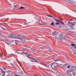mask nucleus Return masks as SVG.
I'll use <instances>...</instances> for the list:
<instances>
[{
  "mask_svg": "<svg viewBox=\"0 0 76 76\" xmlns=\"http://www.w3.org/2000/svg\"><path fill=\"white\" fill-rule=\"evenodd\" d=\"M12 55H13V54H9V56H12Z\"/></svg>",
  "mask_w": 76,
  "mask_h": 76,
  "instance_id": "obj_33",
  "label": "nucleus"
},
{
  "mask_svg": "<svg viewBox=\"0 0 76 76\" xmlns=\"http://www.w3.org/2000/svg\"><path fill=\"white\" fill-rule=\"evenodd\" d=\"M0 57H1V59H4V58H2L3 56H1Z\"/></svg>",
  "mask_w": 76,
  "mask_h": 76,
  "instance_id": "obj_29",
  "label": "nucleus"
},
{
  "mask_svg": "<svg viewBox=\"0 0 76 76\" xmlns=\"http://www.w3.org/2000/svg\"><path fill=\"white\" fill-rule=\"evenodd\" d=\"M39 63H40L41 64H43V63H42V62H39Z\"/></svg>",
  "mask_w": 76,
  "mask_h": 76,
  "instance_id": "obj_28",
  "label": "nucleus"
},
{
  "mask_svg": "<svg viewBox=\"0 0 76 76\" xmlns=\"http://www.w3.org/2000/svg\"><path fill=\"white\" fill-rule=\"evenodd\" d=\"M10 64L11 65V66H13V64H12L10 63Z\"/></svg>",
  "mask_w": 76,
  "mask_h": 76,
  "instance_id": "obj_30",
  "label": "nucleus"
},
{
  "mask_svg": "<svg viewBox=\"0 0 76 76\" xmlns=\"http://www.w3.org/2000/svg\"><path fill=\"white\" fill-rule=\"evenodd\" d=\"M56 25H60V23H58V22H56Z\"/></svg>",
  "mask_w": 76,
  "mask_h": 76,
  "instance_id": "obj_19",
  "label": "nucleus"
},
{
  "mask_svg": "<svg viewBox=\"0 0 76 76\" xmlns=\"http://www.w3.org/2000/svg\"><path fill=\"white\" fill-rule=\"evenodd\" d=\"M14 7H18V6L19 5H15V4H14Z\"/></svg>",
  "mask_w": 76,
  "mask_h": 76,
  "instance_id": "obj_22",
  "label": "nucleus"
},
{
  "mask_svg": "<svg viewBox=\"0 0 76 76\" xmlns=\"http://www.w3.org/2000/svg\"><path fill=\"white\" fill-rule=\"evenodd\" d=\"M58 33L56 32V31H53V32H51V34L53 35V36H56V34Z\"/></svg>",
  "mask_w": 76,
  "mask_h": 76,
  "instance_id": "obj_6",
  "label": "nucleus"
},
{
  "mask_svg": "<svg viewBox=\"0 0 76 76\" xmlns=\"http://www.w3.org/2000/svg\"><path fill=\"white\" fill-rule=\"evenodd\" d=\"M30 50L31 51H33L34 52H36V51H35V50H34V49H33V48H30Z\"/></svg>",
  "mask_w": 76,
  "mask_h": 76,
  "instance_id": "obj_15",
  "label": "nucleus"
},
{
  "mask_svg": "<svg viewBox=\"0 0 76 76\" xmlns=\"http://www.w3.org/2000/svg\"><path fill=\"white\" fill-rule=\"evenodd\" d=\"M53 19H54V20H55V21H56V22H59V23L60 22V21L58 19H57L55 18H53Z\"/></svg>",
  "mask_w": 76,
  "mask_h": 76,
  "instance_id": "obj_7",
  "label": "nucleus"
},
{
  "mask_svg": "<svg viewBox=\"0 0 76 76\" xmlns=\"http://www.w3.org/2000/svg\"><path fill=\"white\" fill-rule=\"evenodd\" d=\"M25 8H26V7H21L20 8H19V9H25Z\"/></svg>",
  "mask_w": 76,
  "mask_h": 76,
  "instance_id": "obj_12",
  "label": "nucleus"
},
{
  "mask_svg": "<svg viewBox=\"0 0 76 76\" xmlns=\"http://www.w3.org/2000/svg\"><path fill=\"white\" fill-rule=\"evenodd\" d=\"M67 25L68 27V28L66 29L67 31L70 32V30H72V29L75 30V24L70 22H68Z\"/></svg>",
  "mask_w": 76,
  "mask_h": 76,
  "instance_id": "obj_2",
  "label": "nucleus"
},
{
  "mask_svg": "<svg viewBox=\"0 0 76 76\" xmlns=\"http://www.w3.org/2000/svg\"><path fill=\"white\" fill-rule=\"evenodd\" d=\"M59 28H61V26H59Z\"/></svg>",
  "mask_w": 76,
  "mask_h": 76,
  "instance_id": "obj_39",
  "label": "nucleus"
},
{
  "mask_svg": "<svg viewBox=\"0 0 76 76\" xmlns=\"http://www.w3.org/2000/svg\"><path fill=\"white\" fill-rule=\"evenodd\" d=\"M60 23H61V24H63V25H65L64 23L62 21H60Z\"/></svg>",
  "mask_w": 76,
  "mask_h": 76,
  "instance_id": "obj_16",
  "label": "nucleus"
},
{
  "mask_svg": "<svg viewBox=\"0 0 76 76\" xmlns=\"http://www.w3.org/2000/svg\"><path fill=\"white\" fill-rule=\"evenodd\" d=\"M73 53H74V54H75V55H76V51H73Z\"/></svg>",
  "mask_w": 76,
  "mask_h": 76,
  "instance_id": "obj_23",
  "label": "nucleus"
},
{
  "mask_svg": "<svg viewBox=\"0 0 76 76\" xmlns=\"http://www.w3.org/2000/svg\"><path fill=\"white\" fill-rule=\"evenodd\" d=\"M56 38L57 41L61 39L62 41H64V40H65V37L62 35H60L58 33H57L56 35Z\"/></svg>",
  "mask_w": 76,
  "mask_h": 76,
  "instance_id": "obj_3",
  "label": "nucleus"
},
{
  "mask_svg": "<svg viewBox=\"0 0 76 76\" xmlns=\"http://www.w3.org/2000/svg\"><path fill=\"white\" fill-rule=\"evenodd\" d=\"M45 66H46L47 67H48V68H49L50 69V67H51V65H45Z\"/></svg>",
  "mask_w": 76,
  "mask_h": 76,
  "instance_id": "obj_13",
  "label": "nucleus"
},
{
  "mask_svg": "<svg viewBox=\"0 0 76 76\" xmlns=\"http://www.w3.org/2000/svg\"><path fill=\"white\" fill-rule=\"evenodd\" d=\"M51 25L53 26H55V23H54V22H52L51 24Z\"/></svg>",
  "mask_w": 76,
  "mask_h": 76,
  "instance_id": "obj_10",
  "label": "nucleus"
},
{
  "mask_svg": "<svg viewBox=\"0 0 76 76\" xmlns=\"http://www.w3.org/2000/svg\"><path fill=\"white\" fill-rule=\"evenodd\" d=\"M23 54H26V56L28 58H31V57H31V55H29V53H28V52H23L22 53Z\"/></svg>",
  "mask_w": 76,
  "mask_h": 76,
  "instance_id": "obj_5",
  "label": "nucleus"
},
{
  "mask_svg": "<svg viewBox=\"0 0 76 76\" xmlns=\"http://www.w3.org/2000/svg\"><path fill=\"white\" fill-rule=\"evenodd\" d=\"M26 36H23L21 37H13V36L12 35V36H10V37H7V39L8 40H10V39L11 38H14V39H18V41H16L15 42V44L16 45H18V43L19 44H21L23 42H24L26 41V40H28L29 41V40L27 39L26 38Z\"/></svg>",
  "mask_w": 76,
  "mask_h": 76,
  "instance_id": "obj_1",
  "label": "nucleus"
},
{
  "mask_svg": "<svg viewBox=\"0 0 76 76\" xmlns=\"http://www.w3.org/2000/svg\"><path fill=\"white\" fill-rule=\"evenodd\" d=\"M7 44L8 45H10V43H8V44L7 43Z\"/></svg>",
  "mask_w": 76,
  "mask_h": 76,
  "instance_id": "obj_38",
  "label": "nucleus"
},
{
  "mask_svg": "<svg viewBox=\"0 0 76 76\" xmlns=\"http://www.w3.org/2000/svg\"><path fill=\"white\" fill-rule=\"evenodd\" d=\"M53 60H54V61H56V60H55V59H53Z\"/></svg>",
  "mask_w": 76,
  "mask_h": 76,
  "instance_id": "obj_40",
  "label": "nucleus"
},
{
  "mask_svg": "<svg viewBox=\"0 0 76 76\" xmlns=\"http://www.w3.org/2000/svg\"><path fill=\"white\" fill-rule=\"evenodd\" d=\"M63 62H62V61H60L58 62V63H56V62H54L52 64H51V65H50L51 66V67H52V68L54 70L55 69V68L58 65L59 66L60 65H62V64H61Z\"/></svg>",
  "mask_w": 76,
  "mask_h": 76,
  "instance_id": "obj_4",
  "label": "nucleus"
},
{
  "mask_svg": "<svg viewBox=\"0 0 76 76\" xmlns=\"http://www.w3.org/2000/svg\"><path fill=\"white\" fill-rule=\"evenodd\" d=\"M16 53H21V52L20 50H18L15 51Z\"/></svg>",
  "mask_w": 76,
  "mask_h": 76,
  "instance_id": "obj_11",
  "label": "nucleus"
},
{
  "mask_svg": "<svg viewBox=\"0 0 76 76\" xmlns=\"http://www.w3.org/2000/svg\"><path fill=\"white\" fill-rule=\"evenodd\" d=\"M4 70H6V68H4Z\"/></svg>",
  "mask_w": 76,
  "mask_h": 76,
  "instance_id": "obj_35",
  "label": "nucleus"
},
{
  "mask_svg": "<svg viewBox=\"0 0 76 76\" xmlns=\"http://www.w3.org/2000/svg\"><path fill=\"white\" fill-rule=\"evenodd\" d=\"M44 45H45V46H48V44H46L45 43H43Z\"/></svg>",
  "mask_w": 76,
  "mask_h": 76,
  "instance_id": "obj_17",
  "label": "nucleus"
},
{
  "mask_svg": "<svg viewBox=\"0 0 76 76\" xmlns=\"http://www.w3.org/2000/svg\"><path fill=\"white\" fill-rule=\"evenodd\" d=\"M26 49V48H23L22 49V50H25Z\"/></svg>",
  "mask_w": 76,
  "mask_h": 76,
  "instance_id": "obj_25",
  "label": "nucleus"
},
{
  "mask_svg": "<svg viewBox=\"0 0 76 76\" xmlns=\"http://www.w3.org/2000/svg\"><path fill=\"white\" fill-rule=\"evenodd\" d=\"M75 45V44H73V43L71 44V46H72V47H74Z\"/></svg>",
  "mask_w": 76,
  "mask_h": 76,
  "instance_id": "obj_14",
  "label": "nucleus"
},
{
  "mask_svg": "<svg viewBox=\"0 0 76 76\" xmlns=\"http://www.w3.org/2000/svg\"><path fill=\"white\" fill-rule=\"evenodd\" d=\"M26 24V23H25V24Z\"/></svg>",
  "mask_w": 76,
  "mask_h": 76,
  "instance_id": "obj_48",
  "label": "nucleus"
},
{
  "mask_svg": "<svg viewBox=\"0 0 76 76\" xmlns=\"http://www.w3.org/2000/svg\"><path fill=\"white\" fill-rule=\"evenodd\" d=\"M37 39V40H38V39Z\"/></svg>",
  "mask_w": 76,
  "mask_h": 76,
  "instance_id": "obj_46",
  "label": "nucleus"
},
{
  "mask_svg": "<svg viewBox=\"0 0 76 76\" xmlns=\"http://www.w3.org/2000/svg\"><path fill=\"white\" fill-rule=\"evenodd\" d=\"M60 61V60H56L55 61Z\"/></svg>",
  "mask_w": 76,
  "mask_h": 76,
  "instance_id": "obj_27",
  "label": "nucleus"
},
{
  "mask_svg": "<svg viewBox=\"0 0 76 76\" xmlns=\"http://www.w3.org/2000/svg\"><path fill=\"white\" fill-rule=\"evenodd\" d=\"M53 59H51V61H53Z\"/></svg>",
  "mask_w": 76,
  "mask_h": 76,
  "instance_id": "obj_37",
  "label": "nucleus"
},
{
  "mask_svg": "<svg viewBox=\"0 0 76 76\" xmlns=\"http://www.w3.org/2000/svg\"><path fill=\"white\" fill-rule=\"evenodd\" d=\"M5 72H4L2 74V76H5Z\"/></svg>",
  "mask_w": 76,
  "mask_h": 76,
  "instance_id": "obj_24",
  "label": "nucleus"
},
{
  "mask_svg": "<svg viewBox=\"0 0 76 76\" xmlns=\"http://www.w3.org/2000/svg\"><path fill=\"white\" fill-rule=\"evenodd\" d=\"M70 67H71V66H70V65H68V66H67V68L68 69H70Z\"/></svg>",
  "mask_w": 76,
  "mask_h": 76,
  "instance_id": "obj_21",
  "label": "nucleus"
},
{
  "mask_svg": "<svg viewBox=\"0 0 76 76\" xmlns=\"http://www.w3.org/2000/svg\"><path fill=\"white\" fill-rule=\"evenodd\" d=\"M54 72H55V73L56 74H57V71L56 70H55L54 69Z\"/></svg>",
  "mask_w": 76,
  "mask_h": 76,
  "instance_id": "obj_20",
  "label": "nucleus"
},
{
  "mask_svg": "<svg viewBox=\"0 0 76 76\" xmlns=\"http://www.w3.org/2000/svg\"><path fill=\"white\" fill-rule=\"evenodd\" d=\"M37 60H35V61H33V62H37Z\"/></svg>",
  "mask_w": 76,
  "mask_h": 76,
  "instance_id": "obj_31",
  "label": "nucleus"
},
{
  "mask_svg": "<svg viewBox=\"0 0 76 76\" xmlns=\"http://www.w3.org/2000/svg\"><path fill=\"white\" fill-rule=\"evenodd\" d=\"M73 23H75V22H73Z\"/></svg>",
  "mask_w": 76,
  "mask_h": 76,
  "instance_id": "obj_44",
  "label": "nucleus"
},
{
  "mask_svg": "<svg viewBox=\"0 0 76 76\" xmlns=\"http://www.w3.org/2000/svg\"><path fill=\"white\" fill-rule=\"evenodd\" d=\"M4 72L3 71H2V73H4Z\"/></svg>",
  "mask_w": 76,
  "mask_h": 76,
  "instance_id": "obj_41",
  "label": "nucleus"
},
{
  "mask_svg": "<svg viewBox=\"0 0 76 76\" xmlns=\"http://www.w3.org/2000/svg\"><path fill=\"white\" fill-rule=\"evenodd\" d=\"M1 32H0V34L1 35Z\"/></svg>",
  "mask_w": 76,
  "mask_h": 76,
  "instance_id": "obj_43",
  "label": "nucleus"
},
{
  "mask_svg": "<svg viewBox=\"0 0 76 76\" xmlns=\"http://www.w3.org/2000/svg\"><path fill=\"white\" fill-rule=\"evenodd\" d=\"M75 49H76V45L75 46Z\"/></svg>",
  "mask_w": 76,
  "mask_h": 76,
  "instance_id": "obj_36",
  "label": "nucleus"
},
{
  "mask_svg": "<svg viewBox=\"0 0 76 76\" xmlns=\"http://www.w3.org/2000/svg\"><path fill=\"white\" fill-rule=\"evenodd\" d=\"M39 24H40V25H42V24H41V23H39Z\"/></svg>",
  "mask_w": 76,
  "mask_h": 76,
  "instance_id": "obj_42",
  "label": "nucleus"
},
{
  "mask_svg": "<svg viewBox=\"0 0 76 76\" xmlns=\"http://www.w3.org/2000/svg\"><path fill=\"white\" fill-rule=\"evenodd\" d=\"M39 50H37V51H38Z\"/></svg>",
  "mask_w": 76,
  "mask_h": 76,
  "instance_id": "obj_47",
  "label": "nucleus"
},
{
  "mask_svg": "<svg viewBox=\"0 0 76 76\" xmlns=\"http://www.w3.org/2000/svg\"><path fill=\"white\" fill-rule=\"evenodd\" d=\"M31 23V22H30V23Z\"/></svg>",
  "mask_w": 76,
  "mask_h": 76,
  "instance_id": "obj_45",
  "label": "nucleus"
},
{
  "mask_svg": "<svg viewBox=\"0 0 76 76\" xmlns=\"http://www.w3.org/2000/svg\"><path fill=\"white\" fill-rule=\"evenodd\" d=\"M72 74L73 75H75V72H72Z\"/></svg>",
  "mask_w": 76,
  "mask_h": 76,
  "instance_id": "obj_34",
  "label": "nucleus"
},
{
  "mask_svg": "<svg viewBox=\"0 0 76 76\" xmlns=\"http://www.w3.org/2000/svg\"><path fill=\"white\" fill-rule=\"evenodd\" d=\"M48 16L49 17H51V18H53V19H54V18L53 17V16H51V15H48Z\"/></svg>",
  "mask_w": 76,
  "mask_h": 76,
  "instance_id": "obj_18",
  "label": "nucleus"
},
{
  "mask_svg": "<svg viewBox=\"0 0 76 76\" xmlns=\"http://www.w3.org/2000/svg\"><path fill=\"white\" fill-rule=\"evenodd\" d=\"M31 59H32L33 60H36V59H35L34 58H31Z\"/></svg>",
  "mask_w": 76,
  "mask_h": 76,
  "instance_id": "obj_26",
  "label": "nucleus"
},
{
  "mask_svg": "<svg viewBox=\"0 0 76 76\" xmlns=\"http://www.w3.org/2000/svg\"><path fill=\"white\" fill-rule=\"evenodd\" d=\"M71 72H72V70L69 69L66 72L67 73H71Z\"/></svg>",
  "mask_w": 76,
  "mask_h": 76,
  "instance_id": "obj_8",
  "label": "nucleus"
},
{
  "mask_svg": "<svg viewBox=\"0 0 76 76\" xmlns=\"http://www.w3.org/2000/svg\"><path fill=\"white\" fill-rule=\"evenodd\" d=\"M27 64H29V63H31V60H28L27 61Z\"/></svg>",
  "mask_w": 76,
  "mask_h": 76,
  "instance_id": "obj_9",
  "label": "nucleus"
},
{
  "mask_svg": "<svg viewBox=\"0 0 76 76\" xmlns=\"http://www.w3.org/2000/svg\"><path fill=\"white\" fill-rule=\"evenodd\" d=\"M39 49H41V50H43V49L41 48H40L38 49V50H39Z\"/></svg>",
  "mask_w": 76,
  "mask_h": 76,
  "instance_id": "obj_32",
  "label": "nucleus"
}]
</instances>
